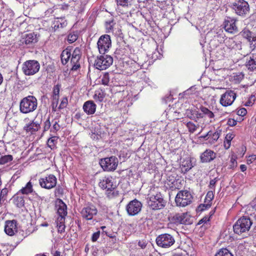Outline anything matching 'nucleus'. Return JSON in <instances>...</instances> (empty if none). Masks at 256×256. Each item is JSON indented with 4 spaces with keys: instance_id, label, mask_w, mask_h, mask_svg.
<instances>
[{
    "instance_id": "aec40b11",
    "label": "nucleus",
    "mask_w": 256,
    "mask_h": 256,
    "mask_svg": "<svg viewBox=\"0 0 256 256\" xmlns=\"http://www.w3.org/2000/svg\"><path fill=\"white\" fill-rule=\"evenodd\" d=\"M18 223L16 220H8L5 222L4 232L10 236H13L18 232Z\"/></svg>"
},
{
    "instance_id": "423d86ee",
    "label": "nucleus",
    "mask_w": 256,
    "mask_h": 256,
    "mask_svg": "<svg viewBox=\"0 0 256 256\" xmlns=\"http://www.w3.org/2000/svg\"><path fill=\"white\" fill-rule=\"evenodd\" d=\"M40 68V63L36 60H28L22 64V70L26 76H32L37 73Z\"/></svg>"
},
{
    "instance_id": "a211bd4d",
    "label": "nucleus",
    "mask_w": 256,
    "mask_h": 256,
    "mask_svg": "<svg viewBox=\"0 0 256 256\" xmlns=\"http://www.w3.org/2000/svg\"><path fill=\"white\" fill-rule=\"evenodd\" d=\"M142 208V203L135 199L128 202L126 205V210L129 216H134L138 214L141 211Z\"/></svg>"
},
{
    "instance_id": "f03ea898",
    "label": "nucleus",
    "mask_w": 256,
    "mask_h": 256,
    "mask_svg": "<svg viewBox=\"0 0 256 256\" xmlns=\"http://www.w3.org/2000/svg\"><path fill=\"white\" fill-rule=\"evenodd\" d=\"M148 206L152 210H158L163 208L166 202L164 199L162 194L155 191L154 188H150L147 198Z\"/></svg>"
},
{
    "instance_id": "0e129e2a",
    "label": "nucleus",
    "mask_w": 256,
    "mask_h": 256,
    "mask_svg": "<svg viewBox=\"0 0 256 256\" xmlns=\"http://www.w3.org/2000/svg\"><path fill=\"white\" fill-rule=\"evenodd\" d=\"M247 113V110L245 108H240L237 110L236 114L238 116H244Z\"/></svg>"
},
{
    "instance_id": "0eeeda50",
    "label": "nucleus",
    "mask_w": 256,
    "mask_h": 256,
    "mask_svg": "<svg viewBox=\"0 0 256 256\" xmlns=\"http://www.w3.org/2000/svg\"><path fill=\"white\" fill-rule=\"evenodd\" d=\"M118 163V158L114 156L102 158L100 162L102 168L106 172L114 171L116 168Z\"/></svg>"
},
{
    "instance_id": "338daca9",
    "label": "nucleus",
    "mask_w": 256,
    "mask_h": 256,
    "mask_svg": "<svg viewBox=\"0 0 256 256\" xmlns=\"http://www.w3.org/2000/svg\"><path fill=\"white\" fill-rule=\"evenodd\" d=\"M227 124L230 126H233L237 124V121L233 118H230L228 120Z\"/></svg>"
},
{
    "instance_id": "4be33fe9",
    "label": "nucleus",
    "mask_w": 256,
    "mask_h": 256,
    "mask_svg": "<svg viewBox=\"0 0 256 256\" xmlns=\"http://www.w3.org/2000/svg\"><path fill=\"white\" fill-rule=\"evenodd\" d=\"M216 154L210 149H206L200 156V162L202 163L210 162L216 158Z\"/></svg>"
},
{
    "instance_id": "5701e85b",
    "label": "nucleus",
    "mask_w": 256,
    "mask_h": 256,
    "mask_svg": "<svg viewBox=\"0 0 256 256\" xmlns=\"http://www.w3.org/2000/svg\"><path fill=\"white\" fill-rule=\"evenodd\" d=\"M226 46L231 50H240L242 48V42L236 37L226 38L225 41Z\"/></svg>"
},
{
    "instance_id": "412c9836",
    "label": "nucleus",
    "mask_w": 256,
    "mask_h": 256,
    "mask_svg": "<svg viewBox=\"0 0 256 256\" xmlns=\"http://www.w3.org/2000/svg\"><path fill=\"white\" fill-rule=\"evenodd\" d=\"M190 219V216L186 212L176 214L172 218L174 222L176 224H188Z\"/></svg>"
},
{
    "instance_id": "a18cd8bd",
    "label": "nucleus",
    "mask_w": 256,
    "mask_h": 256,
    "mask_svg": "<svg viewBox=\"0 0 256 256\" xmlns=\"http://www.w3.org/2000/svg\"><path fill=\"white\" fill-rule=\"evenodd\" d=\"M78 38V33L76 32H70L68 36V41L72 44L76 42Z\"/></svg>"
},
{
    "instance_id": "c85d7f7f",
    "label": "nucleus",
    "mask_w": 256,
    "mask_h": 256,
    "mask_svg": "<svg viewBox=\"0 0 256 256\" xmlns=\"http://www.w3.org/2000/svg\"><path fill=\"white\" fill-rule=\"evenodd\" d=\"M56 207L57 208V212L58 216L65 218L67 214L66 205L61 200H60L56 204Z\"/></svg>"
},
{
    "instance_id": "2f4dec72",
    "label": "nucleus",
    "mask_w": 256,
    "mask_h": 256,
    "mask_svg": "<svg viewBox=\"0 0 256 256\" xmlns=\"http://www.w3.org/2000/svg\"><path fill=\"white\" fill-rule=\"evenodd\" d=\"M193 166H194L192 165L191 158H190L184 159L180 165L182 170L184 172H186Z\"/></svg>"
},
{
    "instance_id": "39448f33",
    "label": "nucleus",
    "mask_w": 256,
    "mask_h": 256,
    "mask_svg": "<svg viewBox=\"0 0 256 256\" xmlns=\"http://www.w3.org/2000/svg\"><path fill=\"white\" fill-rule=\"evenodd\" d=\"M192 199L193 197L190 192L180 190L176 196L175 202L177 206L185 207L192 203Z\"/></svg>"
},
{
    "instance_id": "052dcab7",
    "label": "nucleus",
    "mask_w": 256,
    "mask_h": 256,
    "mask_svg": "<svg viewBox=\"0 0 256 256\" xmlns=\"http://www.w3.org/2000/svg\"><path fill=\"white\" fill-rule=\"evenodd\" d=\"M194 120L196 122V119L202 118V112H200L199 111L197 110H196L194 109Z\"/></svg>"
},
{
    "instance_id": "bb28decb",
    "label": "nucleus",
    "mask_w": 256,
    "mask_h": 256,
    "mask_svg": "<svg viewBox=\"0 0 256 256\" xmlns=\"http://www.w3.org/2000/svg\"><path fill=\"white\" fill-rule=\"evenodd\" d=\"M40 128L38 122L32 120L28 124H26L24 129L27 132L30 134L37 132Z\"/></svg>"
},
{
    "instance_id": "4c0bfd02",
    "label": "nucleus",
    "mask_w": 256,
    "mask_h": 256,
    "mask_svg": "<svg viewBox=\"0 0 256 256\" xmlns=\"http://www.w3.org/2000/svg\"><path fill=\"white\" fill-rule=\"evenodd\" d=\"M115 22L113 19L106 21L105 22L106 31L107 33L112 32L114 30V26Z\"/></svg>"
},
{
    "instance_id": "ea45409f",
    "label": "nucleus",
    "mask_w": 256,
    "mask_h": 256,
    "mask_svg": "<svg viewBox=\"0 0 256 256\" xmlns=\"http://www.w3.org/2000/svg\"><path fill=\"white\" fill-rule=\"evenodd\" d=\"M184 123L185 124V122ZM186 126L190 133H194L199 126L198 124L196 125L194 123L191 122H186Z\"/></svg>"
},
{
    "instance_id": "72a5a7b5",
    "label": "nucleus",
    "mask_w": 256,
    "mask_h": 256,
    "mask_svg": "<svg viewBox=\"0 0 256 256\" xmlns=\"http://www.w3.org/2000/svg\"><path fill=\"white\" fill-rule=\"evenodd\" d=\"M58 232L62 233L65 230V218L58 216L56 222Z\"/></svg>"
},
{
    "instance_id": "f257e3e1",
    "label": "nucleus",
    "mask_w": 256,
    "mask_h": 256,
    "mask_svg": "<svg viewBox=\"0 0 256 256\" xmlns=\"http://www.w3.org/2000/svg\"><path fill=\"white\" fill-rule=\"evenodd\" d=\"M99 186L106 190V194L109 198H112L118 195V191L116 190V183L112 176H106L102 177L99 180Z\"/></svg>"
},
{
    "instance_id": "58836bf2",
    "label": "nucleus",
    "mask_w": 256,
    "mask_h": 256,
    "mask_svg": "<svg viewBox=\"0 0 256 256\" xmlns=\"http://www.w3.org/2000/svg\"><path fill=\"white\" fill-rule=\"evenodd\" d=\"M53 25L54 26L52 27L54 28V30H56L60 28H62L64 26L66 25V24L65 22L64 21L63 19L57 18L54 20Z\"/></svg>"
},
{
    "instance_id": "e433bc0d",
    "label": "nucleus",
    "mask_w": 256,
    "mask_h": 256,
    "mask_svg": "<svg viewBox=\"0 0 256 256\" xmlns=\"http://www.w3.org/2000/svg\"><path fill=\"white\" fill-rule=\"evenodd\" d=\"M4 14V16L6 18H12L14 16V12L10 8L6 6V4L4 5V8L0 10Z\"/></svg>"
},
{
    "instance_id": "473e14b6",
    "label": "nucleus",
    "mask_w": 256,
    "mask_h": 256,
    "mask_svg": "<svg viewBox=\"0 0 256 256\" xmlns=\"http://www.w3.org/2000/svg\"><path fill=\"white\" fill-rule=\"evenodd\" d=\"M200 111L202 112V118L204 116L208 117L210 120L209 122H212V119L214 118V113L208 110V108L201 106L200 108Z\"/></svg>"
},
{
    "instance_id": "6e6d98bb",
    "label": "nucleus",
    "mask_w": 256,
    "mask_h": 256,
    "mask_svg": "<svg viewBox=\"0 0 256 256\" xmlns=\"http://www.w3.org/2000/svg\"><path fill=\"white\" fill-rule=\"evenodd\" d=\"M247 164H253L256 166V154H253L248 156L247 160Z\"/></svg>"
},
{
    "instance_id": "a878e982",
    "label": "nucleus",
    "mask_w": 256,
    "mask_h": 256,
    "mask_svg": "<svg viewBox=\"0 0 256 256\" xmlns=\"http://www.w3.org/2000/svg\"><path fill=\"white\" fill-rule=\"evenodd\" d=\"M246 68L250 71L256 70V53H252L246 63Z\"/></svg>"
},
{
    "instance_id": "f3484780",
    "label": "nucleus",
    "mask_w": 256,
    "mask_h": 256,
    "mask_svg": "<svg viewBox=\"0 0 256 256\" xmlns=\"http://www.w3.org/2000/svg\"><path fill=\"white\" fill-rule=\"evenodd\" d=\"M81 216L86 220H91L97 214L98 210L92 204L84 206L80 212Z\"/></svg>"
},
{
    "instance_id": "79ce46f5",
    "label": "nucleus",
    "mask_w": 256,
    "mask_h": 256,
    "mask_svg": "<svg viewBox=\"0 0 256 256\" xmlns=\"http://www.w3.org/2000/svg\"><path fill=\"white\" fill-rule=\"evenodd\" d=\"M215 256H233V254L227 248L220 249Z\"/></svg>"
},
{
    "instance_id": "603ef678",
    "label": "nucleus",
    "mask_w": 256,
    "mask_h": 256,
    "mask_svg": "<svg viewBox=\"0 0 256 256\" xmlns=\"http://www.w3.org/2000/svg\"><path fill=\"white\" fill-rule=\"evenodd\" d=\"M56 196H60L64 194V188L62 186H58L54 190Z\"/></svg>"
},
{
    "instance_id": "de8ad7c7",
    "label": "nucleus",
    "mask_w": 256,
    "mask_h": 256,
    "mask_svg": "<svg viewBox=\"0 0 256 256\" xmlns=\"http://www.w3.org/2000/svg\"><path fill=\"white\" fill-rule=\"evenodd\" d=\"M102 84L108 86L110 82V76L108 73H104L101 78Z\"/></svg>"
},
{
    "instance_id": "6e6552de",
    "label": "nucleus",
    "mask_w": 256,
    "mask_h": 256,
    "mask_svg": "<svg viewBox=\"0 0 256 256\" xmlns=\"http://www.w3.org/2000/svg\"><path fill=\"white\" fill-rule=\"evenodd\" d=\"M118 9L122 10V14L128 16H132V12L134 10V4L135 0H116Z\"/></svg>"
},
{
    "instance_id": "3c124183",
    "label": "nucleus",
    "mask_w": 256,
    "mask_h": 256,
    "mask_svg": "<svg viewBox=\"0 0 256 256\" xmlns=\"http://www.w3.org/2000/svg\"><path fill=\"white\" fill-rule=\"evenodd\" d=\"M159 6L162 10H167L172 8V4H167L166 2L164 1L160 4Z\"/></svg>"
},
{
    "instance_id": "f8f14e48",
    "label": "nucleus",
    "mask_w": 256,
    "mask_h": 256,
    "mask_svg": "<svg viewBox=\"0 0 256 256\" xmlns=\"http://www.w3.org/2000/svg\"><path fill=\"white\" fill-rule=\"evenodd\" d=\"M232 8L238 16H244L250 11V6L247 2L244 0H238L232 4Z\"/></svg>"
},
{
    "instance_id": "13d9d810",
    "label": "nucleus",
    "mask_w": 256,
    "mask_h": 256,
    "mask_svg": "<svg viewBox=\"0 0 256 256\" xmlns=\"http://www.w3.org/2000/svg\"><path fill=\"white\" fill-rule=\"evenodd\" d=\"M256 100L255 96L254 95H252L247 102L245 103V106H252L254 104V101Z\"/></svg>"
},
{
    "instance_id": "bf43d9fd",
    "label": "nucleus",
    "mask_w": 256,
    "mask_h": 256,
    "mask_svg": "<svg viewBox=\"0 0 256 256\" xmlns=\"http://www.w3.org/2000/svg\"><path fill=\"white\" fill-rule=\"evenodd\" d=\"M59 98H56V100H53L52 104V112H56L57 109L58 104V103Z\"/></svg>"
},
{
    "instance_id": "9d476101",
    "label": "nucleus",
    "mask_w": 256,
    "mask_h": 256,
    "mask_svg": "<svg viewBox=\"0 0 256 256\" xmlns=\"http://www.w3.org/2000/svg\"><path fill=\"white\" fill-rule=\"evenodd\" d=\"M156 241L157 245L162 248H168L175 242L174 236L168 234L159 235L157 236Z\"/></svg>"
},
{
    "instance_id": "49530a36",
    "label": "nucleus",
    "mask_w": 256,
    "mask_h": 256,
    "mask_svg": "<svg viewBox=\"0 0 256 256\" xmlns=\"http://www.w3.org/2000/svg\"><path fill=\"white\" fill-rule=\"evenodd\" d=\"M240 34L243 38L247 39L248 40H250L252 36V32L248 29H244L240 32Z\"/></svg>"
},
{
    "instance_id": "09e8293b",
    "label": "nucleus",
    "mask_w": 256,
    "mask_h": 256,
    "mask_svg": "<svg viewBox=\"0 0 256 256\" xmlns=\"http://www.w3.org/2000/svg\"><path fill=\"white\" fill-rule=\"evenodd\" d=\"M60 93V86L58 85L54 86L52 92V99L56 100V98H59Z\"/></svg>"
},
{
    "instance_id": "f704fd0d",
    "label": "nucleus",
    "mask_w": 256,
    "mask_h": 256,
    "mask_svg": "<svg viewBox=\"0 0 256 256\" xmlns=\"http://www.w3.org/2000/svg\"><path fill=\"white\" fill-rule=\"evenodd\" d=\"M51 136L47 142L48 146L52 150L54 149L58 142V136L56 135L50 134Z\"/></svg>"
},
{
    "instance_id": "a19ab883",
    "label": "nucleus",
    "mask_w": 256,
    "mask_h": 256,
    "mask_svg": "<svg viewBox=\"0 0 256 256\" xmlns=\"http://www.w3.org/2000/svg\"><path fill=\"white\" fill-rule=\"evenodd\" d=\"M14 204L18 208H22L24 205V200L21 196H17L14 198Z\"/></svg>"
},
{
    "instance_id": "1a4fd4ad",
    "label": "nucleus",
    "mask_w": 256,
    "mask_h": 256,
    "mask_svg": "<svg viewBox=\"0 0 256 256\" xmlns=\"http://www.w3.org/2000/svg\"><path fill=\"white\" fill-rule=\"evenodd\" d=\"M113 62L112 58L108 55H102L98 56L95 60L94 66L100 70H106L110 66Z\"/></svg>"
},
{
    "instance_id": "c03bdc74",
    "label": "nucleus",
    "mask_w": 256,
    "mask_h": 256,
    "mask_svg": "<svg viewBox=\"0 0 256 256\" xmlns=\"http://www.w3.org/2000/svg\"><path fill=\"white\" fill-rule=\"evenodd\" d=\"M207 136L208 138H211L213 141H216L220 137V132H216L212 133V132H209L206 136H204V138H206Z\"/></svg>"
},
{
    "instance_id": "cd10ccee",
    "label": "nucleus",
    "mask_w": 256,
    "mask_h": 256,
    "mask_svg": "<svg viewBox=\"0 0 256 256\" xmlns=\"http://www.w3.org/2000/svg\"><path fill=\"white\" fill-rule=\"evenodd\" d=\"M96 104L93 101L88 100L84 103L83 109L87 114H92L96 112Z\"/></svg>"
},
{
    "instance_id": "7ed1b4c3",
    "label": "nucleus",
    "mask_w": 256,
    "mask_h": 256,
    "mask_svg": "<svg viewBox=\"0 0 256 256\" xmlns=\"http://www.w3.org/2000/svg\"><path fill=\"white\" fill-rule=\"evenodd\" d=\"M38 106L37 99L33 96H28L20 102V110L22 114H28L35 110Z\"/></svg>"
},
{
    "instance_id": "37998d69",
    "label": "nucleus",
    "mask_w": 256,
    "mask_h": 256,
    "mask_svg": "<svg viewBox=\"0 0 256 256\" xmlns=\"http://www.w3.org/2000/svg\"><path fill=\"white\" fill-rule=\"evenodd\" d=\"M12 156L10 154L4 155L0 158V164H4L12 160Z\"/></svg>"
},
{
    "instance_id": "69168bd1",
    "label": "nucleus",
    "mask_w": 256,
    "mask_h": 256,
    "mask_svg": "<svg viewBox=\"0 0 256 256\" xmlns=\"http://www.w3.org/2000/svg\"><path fill=\"white\" fill-rule=\"evenodd\" d=\"M100 236V231H98L94 232L92 236V240L93 242H96L99 238Z\"/></svg>"
},
{
    "instance_id": "8fccbe9b",
    "label": "nucleus",
    "mask_w": 256,
    "mask_h": 256,
    "mask_svg": "<svg viewBox=\"0 0 256 256\" xmlns=\"http://www.w3.org/2000/svg\"><path fill=\"white\" fill-rule=\"evenodd\" d=\"M104 97V95L103 92H96L94 96V99L100 102H101L103 100Z\"/></svg>"
},
{
    "instance_id": "20e7f679",
    "label": "nucleus",
    "mask_w": 256,
    "mask_h": 256,
    "mask_svg": "<svg viewBox=\"0 0 256 256\" xmlns=\"http://www.w3.org/2000/svg\"><path fill=\"white\" fill-rule=\"evenodd\" d=\"M252 224L250 219L246 216L240 218L233 226L234 232L238 234L248 232Z\"/></svg>"
},
{
    "instance_id": "dca6fc26",
    "label": "nucleus",
    "mask_w": 256,
    "mask_h": 256,
    "mask_svg": "<svg viewBox=\"0 0 256 256\" xmlns=\"http://www.w3.org/2000/svg\"><path fill=\"white\" fill-rule=\"evenodd\" d=\"M71 56V70L76 71L80 67V60L82 56L81 49L78 47L75 48Z\"/></svg>"
},
{
    "instance_id": "393cba45",
    "label": "nucleus",
    "mask_w": 256,
    "mask_h": 256,
    "mask_svg": "<svg viewBox=\"0 0 256 256\" xmlns=\"http://www.w3.org/2000/svg\"><path fill=\"white\" fill-rule=\"evenodd\" d=\"M164 186L168 189L173 190L178 188V181L176 177L172 175H166V178L164 181Z\"/></svg>"
},
{
    "instance_id": "4468645a",
    "label": "nucleus",
    "mask_w": 256,
    "mask_h": 256,
    "mask_svg": "<svg viewBox=\"0 0 256 256\" xmlns=\"http://www.w3.org/2000/svg\"><path fill=\"white\" fill-rule=\"evenodd\" d=\"M58 122L59 121L56 119L50 120V117L48 116L44 122V131L46 132L50 130V134L56 136L57 132L60 128Z\"/></svg>"
},
{
    "instance_id": "b1692460",
    "label": "nucleus",
    "mask_w": 256,
    "mask_h": 256,
    "mask_svg": "<svg viewBox=\"0 0 256 256\" xmlns=\"http://www.w3.org/2000/svg\"><path fill=\"white\" fill-rule=\"evenodd\" d=\"M38 41L37 34L34 32H30L24 36L21 40L22 44L30 45L36 43Z\"/></svg>"
},
{
    "instance_id": "2eb2a0df",
    "label": "nucleus",
    "mask_w": 256,
    "mask_h": 256,
    "mask_svg": "<svg viewBox=\"0 0 256 256\" xmlns=\"http://www.w3.org/2000/svg\"><path fill=\"white\" fill-rule=\"evenodd\" d=\"M236 98V94L233 90H227L221 96L220 102L224 106H231Z\"/></svg>"
},
{
    "instance_id": "e2e57ef3",
    "label": "nucleus",
    "mask_w": 256,
    "mask_h": 256,
    "mask_svg": "<svg viewBox=\"0 0 256 256\" xmlns=\"http://www.w3.org/2000/svg\"><path fill=\"white\" fill-rule=\"evenodd\" d=\"M194 110H187L186 112V115L191 120H194Z\"/></svg>"
},
{
    "instance_id": "774afa93",
    "label": "nucleus",
    "mask_w": 256,
    "mask_h": 256,
    "mask_svg": "<svg viewBox=\"0 0 256 256\" xmlns=\"http://www.w3.org/2000/svg\"><path fill=\"white\" fill-rule=\"evenodd\" d=\"M147 245V244L146 241L142 240H140L138 242V246L142 248V249H144L146 248V246Z\"/></svg>"
},
{
    "instance_id": "5fc2aeb1",
    "label": "nucleus",
    "mask_w": 256,
    "mask_h": 256,
    "mask_svg": "<svg viewBox=\"0 0 256 256\" xmlns=\"http://www.w3.org/2000/svg\"><path fill=\"white\" fill-rule=\"evenodd\" d=\"M218 180L219 179L218 178H214L210 180L208 186V187L210 190L214 191L215 190L216 184Z\"/></svg>"
},
{
    "instance_id": "ddd939ff",
    "label": "nucleus",
    "mask_w": 256,
    "mask_h": 256,
    "mask_svg": "<svg viewBox=\"0 0 256 256\" xmlns=\"http://www.w3.org/2000/svg\"><path fill=\"white\" fill-rule=\"evenodd\" d=\"M57 178L54 174H50L39 180V184L42 188L51 189L56 186Z\"/></svg>"
},
{
    "instance_id": "6ab92c4d",
    "label": "nucleus",
    "mask_w": 256,
    "mask_h": 256,
    "mask_svg": "<svg viewBox=\"0 0 256 256\" xmlns=\"http://www.w3.org/2000/svg\"><path fill=\"white\" fill-rule=\"evenodd\" d=\"M236 20L234 18L226 17L224 22V28L225 30L230 34H234L238 32V28L236 24Z\"/></svg>"
},
{
    "instance_id": "680f3d73",
    "label": "nucleus",
    "mask_w": 256,
    "mask_h": 256,
    "mask_svg": "<svg viewBox=\"0 0 256 256\" xmlns=\"http://www.w3.org/2000/svg\"><path fill=\"white\" fill-rule=\"evenodd\" d=\"M244 75L242 73L238 72V74H236L234 76V79L237 82H240L244 78Z\"/></svg>"
},
{
    "instance_id": "864d4df0",
    "label": "nucleus",
    "mask_w": 256,
    "mask_h": 256,
    "mask_svg": "<svg viewBox=\"0 0 256 256\" xmlns=\"http://www.w3.org/2000/svg\"><path fill=\"white\" fill-rule=\"evenodd\" d=\"M68 98L66 97H64L62 99L60 104L58 108L59 110L63 109L65 108L68 105Z\"/></svg>"
},
{
    "instance_id": "c756f323",
    "label": "nucleus",
    "mask_w": 256,
    "mask_h": 256,
    "mask_svg": "<svg viewBox=\"0 0 256 256\" xmlns=\"http://www.w3.org/2000/svg\"><path fill=\"white\" fill-rule=\"evenodd\" d=\"M214 191L212 190L207 192L204 200V204L202 206V210H204L211 206L212 201L214 198Z\"/></svg>"
},
{
    "instance_id": "7c9ffc66",
    "label": "nucleus",
    "mask_w": 256,
    "mask_h": 256,
    "mask_svg": "<svg viewBox=\"0 0 256 256\" xmlns=\"http://www.w3.org/2000/svg\"><path fill=\"white\" fill-rule=\"evenodd\" d=\"M72 54L70 47H68L62 50L60 54L61 62L62 64L66 65L68 62Z\"/></svg>"
},
{
    "instance_id": "c9c22d12",
    "label": "nucleus",
    "mask_w": 256,
    "mask_h": 256,
    "mask_svg": "<svg viewBox=\"0 0 256 256\" xmlns=\"http://www.w3.org/2000/svg\"><path fill=\"white\" fill-rule=\"evenodd\" d=\"M32 192V185L30 182H28L24 187H23L18 193H22L24 194H28Z\"/></svg>"
},
{
    "instance_id": "9b49d317",
    "label": "nucleus",
    "mask_w": 256,
    "mask_h": 256,
    "mask_svg": "<svg viewBox=\"0 0 256 256\" xmlns=\"http://www.w3.org/2000/svg\"><path fill=\"white\" fill-rule=\"evenodd\" d=\"M98 51L100 54L106 53L112 46L110 37L108 34L102 35L97 42Z\"/></svg>"
},
{
    "instance_id": "4d7b16f0",
    "label": "nucleus",
    "mask_w": 256,
    "mask_h": 256,
    "mask_svg": "<svg viewBox=\"0 0 256 256\" xmlns=\"http://www.w3.org/2000/svg\"><path fill=\"white\" fill-rule=\"evenodd\" d=\"M250 42V48L252 50H254L256 48V36H252L250 40H248Z\"/></svg>"
}]
</instances>
